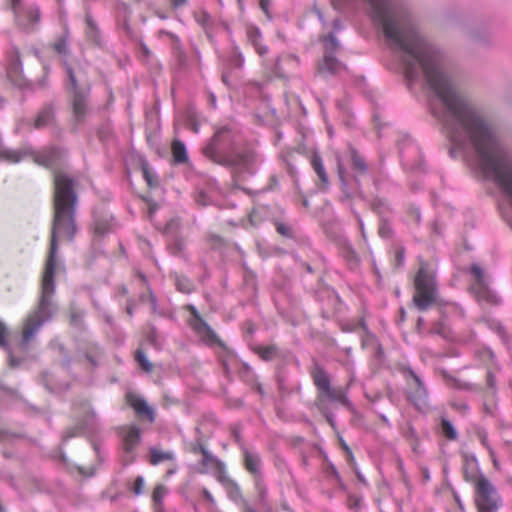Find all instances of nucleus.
Instances as JSON below:
<instances>
[{"instance_id": "1", "label": "nucleus", "mask_w": 512, "mask_h": 512, "mask_svg": "<svg viewBox=\"0 0 512 512\" xmlns=\"http://www.w3.org/2000/svg\"><path fill=\"white\" fill-rule=\"evenodd\" d=\"M54 184V222L51 247L42 278L38 308L27 317L24 324L23 344H27L41 325L56 312L53 295L55 292L54 275L57 268L58 240L64 237L71 240L76 230L73 220L76 194L72 188V180L64 173H57L54 177Z\"/></svg>"}, {"instance_id": "2", "label": "nucleus", "mask_w": 512, "mask_h": 512, "mask_svg": "<svg viewBox=\"0 0 512 512\" xmlns=\"http://www.w3.org/2000/svg\"><path fill=\"white\" fill-rule=\"evenodd\" d=\"M414 303L420 310L427 309L436 298L434 273L427 263H421L415 278Z\"/></svg>"}, {"instance_id": "3", "label": "nucleus", "mask_w": 512, "mask_h": 512, "mask_svg": "<svg viewBox=\"0 0 512 512\" xmlns=\"http://www.w3.org/2000/svg\"><path fill=\"white\" fill-rule=\"evenodd\" d=\"M475 502L479 512H494L499 507L497 491L485 477H480L476 482Z\"/></svg>"}, {"instance_id": "4", "label": "nucleus", "mask_w": 512, "mask_h": 512, "mask_svg": "<svg viewBox=\"0 0 512 512\" xmlns=\"http://www.w3.org/2000/svg\"><path fill=\"white\" fill-rule=\"evenodd\" d=\"M339 48V43L333 35H329L324 39L325 55L322 63L319 66V71L323 74H336L344 69L335 57L333 52Z\"/></svg>"}, {"instance_id": "5", "label": "nucleus", "mask_w": 512, "mask_h": 512, "mask_svg": "<svg viewBox=\"0 0 512 512\" xmlns=\"http://www.w3.org/2000/svg\"><path fill=\"white\" fill-rule=\"evenodd\" d=\"M471 272L475 277V284L472 286V291L479 301H486L489 303H497L496 295L490 291L482 269L478 265L471 267Z\"/></svg>"}, {"instance_id": "6", "label": "nucleus", "mask_w": 512, "mask_h": 512, "mask_svg": "<svg viewBox=\"0 0 512 512\" xmlns=\"http://www.w3.org/2000/svg\"><path fill=\"white\" fill-rule=\"evenodd\" d=\"M140 429L134 425L123 430V446L125 451V462L131 463L134 460L133 451L140 442Z\"/></svg>"}, {"instance_id": "7", "label": "nucleus", "mask_w": 512, "mask_h": 512, "mask_svg": "<svg viewBox=\"0 0 512 512\" xmlns=\"http://www.w3.org/2000/svg\"><path fill=\"white\" fill-rule=\"evenodd\" d=\"M203 459L199 463L197 471L201 474L213 473L218 479L219 475L225 473L224 464L209 453L205 448H201Z\"/></svg>"}, {"instance_id": "8", "label": "nucleus", "mask_w": 512, "mask_h": 512, "mask_svg": "<svg viewBox=\"0 0 512 512\" xmlns=\"http://www.w3.org/2000/svg\"><path fill=\"white\" fill-rule=\"evenodd\" d=\"M127 401L129 405L141 416H146L151 422L154 421L153 409L147 404V402L140 396L135 394H128Z\"/></svg>"}, {"instance_id": "9", "label": "nucleus", "mask_w": 512, "mask_h": 512, "mask_svg": "<svg viewBox=\"0 0 512 512\" xmlns=\"http://www.w3.org/2000/svg\"><path fill=\"white\" fill-rule=\"evenodd\" d=\"M313 379L316 387L320 391V396H323L325 393L332 395L330 379L323 369L316 368L313 372Z\"/></svg>"}, {"instance_id": "10", "label": "nucleus", "mask_w": 512, "mask_h": 512, "mask_svg": "<svg viewBox=\"0 0 512 512\" xmlns=\"http://www.w3.org/2000/svg\"><path fill=\"white\" fill-rule=\"evenodd\" d=\"M225 488L227 491L229 497L234 500L238 501L241 498L240 489L236 483H234L227 475L226 472L222 475H219V478L217 479Z\"/></svg>"}, {"instance_id": "11", "label": "nucleus", "mask_w": 512, "mask_h": 512, "mask_svg": "<svg viewBox=\"0 0 512 512\" xmlns=\"http://www.w3.org/2000/svg\"><path fill=\"white\" fill-rule=\"evenodd\" d=\"M247 36L248 40L252 43L260 56H263L267 53V47L261 44V33L258 28L252 26L248 27Z\"/></svg>"}, {"instance_id": "12", "label": "nucleus", "mask_w": 512, "mask_h": 512, "mask_svg": "<svg viewBox=\"0 0 512 512\" xmlns=\"http://www.w3.org/2000/svg\"><path fill=\"white\" fill-rule=\"evenodd\" d=\"M311 165H312L314 171L316 172V174L318 175L322 185L324 187H327L329 185L328 175H327L326 170L324 168L323 161H322L321 157L318 154H314L312 156V158H311Z\"/></svg>"}, {"instance_id": "13", "label": "nucleus", "mask_w": 512, "mask_h": 512, "mask_svg": "<svg viewBox=\"0 0 512 512\" xmlns=\"http://www.w3.org/2000/svg\"><path fill=\"white\" fill-rule=\"evenodd\" d=\"M332 395L329 393H325L323 396H320L319 405L322 409H324V400L328 399L330 401H337L345 406H349V401L342 390L331 388Z\"/></svg>"}, {"instance_id": "14", "label": "nucleus", "mask_w": 512, "mask_h": 512, "mask_svg": "<svg viewBox=\"0 0 512 512\" xmlns=\"http://www.w3.org/2000/svg\"><path fill=\"white\" fill-rule=\"evenodd\" d=\"M29 155L28 150L5 149L0 153V158L10 163H18Z\"/></svg>"}, {"instance_id": "15", "label": "nucleus", "mask_w": 512, "mask_h": 512, "mask_svg": "<svg viewBox=\"0 0 512 512\" xmlns=\"http://www.w3.org/2000/svg\"><path fill=\"white\" fill-rule=\"evenodd\" d=\"M168 493V489L163 485H158L154 489L152 499L155 512H163V499Z\"/></svg>"}, {"instance_id": "16", "label": "nucleus", "mask_w": 512, "mask_h": 512, "mask_svg": "<svg viewBox=\"0 0 512 512\" xmlns=\"http://www.w3.org/2000/svg\"><path fill=\"white\" fill-rule=\"evenodd\" d=\"M172 153L175 162L183 163L187 160V153L184 143L175 140L172 145Z\"/></svg>"}, {"instance_id": "17", "label": "nucleus", "mask_w": 512, "mask_h": 512, "mask_svg": "<svg viewBox=\"0 0 512 512\" xmlns=\"http://www.w3.org/2000/svg\"><path fill=\"white\" fill-rule=\"evenodd\" d=\"M174 455L172 452L159 451L157 449H151V463L157 465L166 460H173Z\"/></svg>"}, {"instance_id": "18", "label": "nucleus", "mask_w": 512, "mask_h": 512, "mask_svg": "<svg viewBox=\"0 0 512 512\" xmlns=\"http://www.w3.org/2000/svg\"><path fill=\"white\" fill-rule=\"evenodd\" d=\"M245 465L246 468L253 474H256L259 470V458L257 455L245 452Z\"/></svg>"}, {"instance_id": "19", "label": "nucleus", "mask_w": 512, "mask_h": 512, "mask_svg": "<svg viewBox=\"0 0 512 512\" xmlns=\"http://www.w3.org/2000/svg\"><path fill=\"white\" fill-rule=\"evenodd\" d=\"M85 101L82 96L75 92L73 97V109L76 116L80 117L85 113Z\"/></svg>"}, {"instance_id": "20", "label": "nucleus", "mask_w": 512, "mask_h": 512, "mask_svg": "<svg viewBox=\"0 0 512 512\" xmlns=\"http://www.w3.org/2000/svg\"><path fill=\"white\" fill-rule=\"evenodd\" d=\"M53 115L50 110L42 111L35 120V126L41 128L52 121Z\"/></svg>"}, {"instance_id": "21", "label": "nucleus", "mask_w": 512, "mask_h": 512, "mask_svg": "<svg viewBox=\"0 0 512 512\" xmlns=\"http://www.w3.org/2000/svg\"><path fill=\"white\" fill-rule=\"evenodd\" d=\"M351 158L353 162L354 169L358 173H364L366 170V165L364 160L356 153V151H351Z\"/></svg>"}, {"instance_id": "22", "label": "nucleus", "mask_w": 512, "mask_h": 512, "mask_svg": "<svg viewBox=\"0 0 512 512\" xmlns=\"http://www.w3.org/2000/svg\"><path fill=\"white\" fill-rule=\"evenodd\" d=\"M441 427H442V432L445 434L446 437H448L451 440L456 439L457 432L454 429L453 425L448 420L443 419L442 423H441Z\"/></svg>"}, {"instance_id": "23", "label": "nucleus", "mask_w": 512, "mask_h": 512, "mask_svg": "<svg viewBox=\"0 0 512 512\" xmlns=\"http://www.w3.org/2000/svg\"><path fill=\"white\" fill-rule=\"evenodd\" d=\"M136 360L145 371L150 372L152 370V364L142 351H137Z\"/></svg>"}, {"instance_id": "24", "label": "nucleus", "mask_w": 512, "mask_h": 512, "mask_svg": "<svg viewBox=\"0 0 512 512\" xmlns=\"http://www.w3.org/2000/svg\"><path fill=\"white\" fill-rule=\"evenodd\" d=\"M195 329L199 334H202L203 336L210 337L212 335V331L210 330V328L200 319L196 320Z\"/></svg>"}, {"instance_id": "25", "label": "nucleus", "mask_w": 512, "mask_h": 512, "mask_svg": "<svg viewBox=\"0 0 512 512\" xmlns=\"http://www.w3.org/2000/svg\"><path fill=\"white\" fill-rule=\"evenodd\" d=\"M177 287L178 290L184 293H189L191 291V283L185 278L177 279Z\"/></svg>"}, {"instance_id": "26", "label": "nucleus", "mask_w": 512, "mask_h": 512, "mask_svg": "<svg viewBox=\"0 0 512 512\" xmlns=\"http://www.w3.org/2000/svg\"><path fill=\"white\" fill-rule=\"evenodd\" d=\"M144 484H145V482H144L143 477L139 476L136 478L134 486H133V492L135 495H140L143 493Z\"/></svg>"}, {"instance_id": "27", "label": "nucleus", "mask_w": 512, "mask_h": 512, "mask_svg": "<svg viewBox=\"0 0 512 512\" xmlns=\"http://www.w3.org/2000/svg\"><path fill=\"white\" fill-rule=\"evenodd\" d=\"M142 172H143V176H144L147 184L152 187L154 185V176L149 171V169L147 168L146 164H143Z\"/></svg>"}, {"instance_id": "28", "label": "nucleus", "mask_w": 512, "mask_h": 512, "mask_svg": "<svg viewBox=\"0 0 512 512\" xmlns=\"http://www.w3.org/2000/svg\"><path fill=\"white\" fill-rule=\"evenodd\" d=\"M27 15L31 23H35L39 20V10L36 7L30 8Z\"/></svg>"}, {"instance_id": "29", "label": "nucleus", "mask_w": 512, "mask_h": 512, "mask_svg": "<svg viewBox=\"0 0 512 512\" xmlns=\"http://www.w3.org/2000/svg\"><path fill=\"white\" fill-rule=\"evenodd\" d=\"M274 352V349L273 348H262L260 349L259 353L261 355V357L265 360H268L271 358L272 354Z\"/></svg>"}, {"instance_id": "30", "label": "nucleus", "mask_w": 512, "mask_h": 512, "mask_svg": "<svg viewBox=\"0 0 512 512\" xmlns=\"http://www.w3.org/2000/svg\"><path fill=\"white\" fill-rule=\"evenodd\" d=\"M337 167H338L339 177H340L341 181L343 182V184H345V171H344L343 164L341 163V160L339 157L337 158Z\"/></svg>"}, {"instance_id": "31", "label": "nucleus", "mask_w": 512, "mask_h": 512, "mask_svg": "<svg viewBox=\"0 0 512 512\" xmlns=\"http://www.w3.org/2000/svg\"><path fill=\"white\" fill-rule=\"evenodd\" d=\"M6 329L2 322H0V345L5 343Z\"/></svg>"}, {"instance_id": "32", "label": "nucleus", "mask_w": 512, "mask_h": 512, "mask_svg": "<svg viewBox=\"0 0 512 512\" xmlns=\"http://www.w3.org/2000/svg\"><path fill=\"white\" fill-rule=\"evenodd\" d=\"M67 74L69 76L70 84L73 90H76V79L70 68L67 69Z\"/></svg>"}, {"instance_id": "33", "label": "nucleus", "mask_w": 512, "mask_h": 512, "mask_svg": "<svg viewBox=\"0 0 512 512\" xmlns=\"http://www.w3.org/2000/svg\"><path fill=\"white\" fill-rule=\"evenodd\" d=\"M203 495H204V497H205L209 502H211L212 504H214V503H215V500H214L213 496L211 495V493H210L207 489H204V490H203Z\"/></svg>"}, {"instance_id": "34", "label": "nucleus", "mask_w": 512, "mask_h": 512, "mask_svg": "<svg viewBox=\"0 0 512 512\" xmlns=\"http://www.w3.org/2000/svg\"><path fill=\"white\" fill-rule=\"evenodd\" d=\"M19 1H20V0H12V7H13V9L15 10V13H16V16H17V18H18V21H21V20H20V17H21L20 12H19V11H18V9H17V5H18Z\"/></svg>"}, {"instance_id": "35", "label": "nucleus", "mask_w": 512, "mask_h": 512, "mask_svg": "<svg viewBox=\"0 0 512 512\" xmlns=\"http://www.w3.org/2000/svg\"><path fill=\"white\" fill-rule=\"evenodd\" d=\"M269 0H261L260 7L265 12L268 13Z\"/></svg>"}, {"instance_id": "36", "label": "nucleus", "mask_w": 512, "mask_h": 512, "mask_svg": "<svg viewBox=\"0 0 512 512\" xmlns=\"http://www.w3.org/2000/svg\"><path fill=\"white\" fill-rule=\"evenodd\" d=\"M35 161L38 162L41 165H44V166H49L51 164V160L50 159L40 160L38 157H36Z\"/></svg>"}, {"instance_id": "37", "label": "nucleus", "mask_w": 512, "mask_h": 512, "mask_svg": "<svg viewBox=\"0 0 512 512\" xmlns=\"http://www.w3.org/2000/svg\"><path fill=\"white\" fill-rule=\"evenodd\" d=\"M187 2V0H171V3L174 7H179L184 5Z\"/></svg>"}, {"instance_id": "38", "label": "nucleus", "mask_w": 512, "mask_h": 512, "mask_svg": "<svg viewBox=\"0 0 512 512\" xmlns=\"http://www.w3.org/2000/svg\"><path fill=\"white\" fill-rule=\"evenodd\" d=\"M277 230H278L281 234H283V235H286V234H287V230H286V228H285L283 225H279V226L277 227Z\"/></svg>"}, {"instance_id": "39", "label": "nucleus", "mask_w": 512, "mask_h": 512, "mask_svg": "<svg viewBox=\"0 0 512 512\" xmlns=\"http://www.w3.org/2000/svg\"><path fill=\"white\" fill-rule=\"evenodd\" d=\"M9 362L11 366H17L18 363L15 362V359L12 356H9Z\"/></svg>"}, {"instance_id": "40", "label": "nucleus", "mask_w": 512, "mask_h": 512, "mask_svg": "<svg viewBox=\"0 0 512 512\" xmlns=\"http://www.w3.org/2000/svg\"><path fill=\"white\" fill-rule=\"evenodd\" d=\"M490 454H491V457L493 459L494 466L497 467L498 466V460L495 458V456H494L492 451H490Z\"/></svg>"}, {"instance_id": "41", "label": "nucleus", "mask_w": 512, "mask_h": 512, "mask_svg": "<svg viewBox=\"0 0 512 512\" xmlns=\"http://www.w3.org/2000/svg\"><path fill=\"white\" fill-rule=\"evenodd\" d=\"M326 417H327V420L329 421V423H330L332 426H334V420H333V418H332L331 416H329V415H326Z\"/></svg>"}, {"instance_id": "42", "label": "nucleus", "mask_w": 512, "mask_h": 512, "mask_svg": "<svg viewBox=\"0 0 512 512\" xmlns=\"http://www.w3.org/2000/svg\"><path fill=\"white\" fill-rule=\"evenodd\" d=\"M55 48L57 49V51L62 52V50H63V45H62V44H57V45L55 46Z\"/></svg>"}, {"instance_id": "43", "label": "nucleus", "mask_w": 512, "mask_h": 512, "mask_svg": "<svg viewBox=\"0 0 512 512\" xmlns=\"http://www.w3.org/2000/svg\"><path fill=\"white\" fill-rule=\"evenodd\" d=\"M193 130H194V132H198V127H197V126H194V127H193Z\"/></svg>"}, {"instance_id": "44", "label": "nucleus", "mask_w": 512, "mask_h": 512, "mask_svg": "<svg viewBox=\"0 0 512 512\" xmlns=\"http://www.w3.org/2000/svg\"><path fill=\"white\" fill-rule=\"evenodd\" d=\"M238 1L240 2L241 0H238Z\"/></svg>"}]
</instances>
